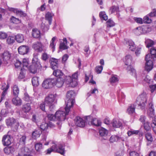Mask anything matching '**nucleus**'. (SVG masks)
I'll return each instance as SVG.
<instances>
[{"label":"nucleus","instance_id":"nucleus-57","mask_svg":"<svg viewBox=\"0 0 156 156\" xmlns=\"http://www.w3.org/2000/svg\"><path fill=\"white\" fill-rule=\"evenodd\" d=\"M49 57V55L45 52L43 53L41 56V58L44 61H46L48 60Z\"/></svg>","mask_w":156,"mask_h":156},{"label":"nucleus","instance_id":"nucleus-36","mask_svg":"<svg viewBox=\"0 0 156 156\" xmlns=\"http://www.w3.org/2000/svg\"><path fill=\"white\" fill-rule=\"evenodd\" d=\"M29 64L28 59L23 58V64H22V67L23 69L26 70L28 69Z\"/></svg>","mask_w":156,"mask_h":156},{"label":"nucleus","instance_id":"nucleus-26","mask_svg":"<svg viewBox=\"0 0 156 156\" xmlns=\"http://www.w3.org/2000/svg\"><path fill=\"white\" fill-rule=\"evenodd\" d=\"M38 65L33 63L28 68L30 72L34 74L37 72Z\"/></svg>","mask_w":156,"mask_h":156},{"label":"nucleus","instance_id":"nucleus-40","mask_svg":"<svg viewBox=\"0 0 156 156\" xmlns=\"http://www.w3.org/2000/svg\"><path fill=\"white\" fill-rule=\"evenodd\" d=\"M99 134L101 136H106L108 133V131L104 128H101L99 131Z\"/></svg>","mask_w":156,"mask_h":156},{"label":"nucleus","instance_id":"nucleus-8","mask_svg":"<svg viewBox=\"0 0 156 156\" xmlns=\"http://www.w3.org/2000/svg\"><path fill=\"white\" fill-rule=\"evenodd\" d=\"M65 82L66 84L68 85V86L72 87H74L77 84V82L76 80H73L71 77L69 76L65 77Z\"/></svg>","mask_w":156,"mask_h":156},{"label":"nucleus","instance_id":"nucleus-9","mask_svg":"<svg viewBox=\"0 0 156 156\" xmlns=\"http://www.w3.org/2000/svg\"><path fill=\"white\" fill-rule=\"evenodd\" d=\"M15 40L18 43L22 42L24 40L23 36L21 34H17L16 36H10V44L15 42Z\"/></svg>","mask_w":156,"mask_h":156},{"label":"nucleus","instance_id":"nucleus-39","mask_svg":"<svg viewBox=\"0 0 156 156\" xmlns=\"http://www.w3.org/2000/svg\"><path fill=\"white\" fill-rule=\"evenodd\" d=\"M30 106L29 103L26 104L23 106V111L25 113L28 112L30 111Z\"/></svg>","mask_w":156,"mask_h":156},{"label":"nucleus","instance_id":"nucleus-62","mask_svg":"<svg viewBox=\"0 0 156 156\" xmlns=\"http://www.w3.org/2000/svg\"><path fill=\"white\" fill-rule=\"evenodd\" d=\"M7 34L5 32L0 31V39H4L7 37Z\"/></svg>","mask_w":156,"mask_h":156},{"label":"nucleus","instance_id":"nucleus-34","mask_svg":"<svg viewBox=\"0 0 156 156\" xmlns=\"http://www.w3.org/2000/svg\"><path fill=\"white\" fill-rule=\"evenodd\" d=\"M32 36L35 38H38L40 37V32L38 30L34 29L32 30Z\"/></svg>","mask_w":156,"mask_h":156},{"label":"nucleus","instance_id":"nucleus-37","mask_svg":"<svg viewBox=\"0 0 156 156\" xmlns=\"http://www.w3.org/2000/svg\"><path fill=\"white\" fill-rule=\"evenodd\" d=\"M121 140L122 141H124V140L122 138L116 136H111L109 139V141L111 143H113L117 141Z\"/></svg>","mask_w":156,"mask_h":156},{"label":"nucleus","instance_id":"nucleus-46","mask_svg":"<svg viewBox=\"0 0 156 156\" xmlns=\"http://www.w3.org/2000/svg\"><path fill=\"white\" fill-rule=\"evenodd\" d=\"M151 126L154 132L156 134V116L155 117L152 121Z\"/></svg>","mask_w":156,"mask_h":156},{"label":"nucleus","instance_id":"nucleus-27","mask_svg":"<svg viewBox=\"0 0 156 156\" xmlns=\"http://www.w3.org/2000/svg\"><path fill=\"white\" fill-rule=\"evenodd\" d=\"M63 40V42L60 44L59 48L60 49L62 50L67 49L68 48V47L67 46V42L66 38H64Z\"/></svg>","mask_w":156,"mask_h":156},{"label":"nucleus","instance_id":"nucleus-11","mask_svg":"<svg viewBox=\"0 0 156 156\" xmlns=\"http://www.w3.org/2000/svg\"><path fill=\"white\" fill-rule=\"evenodd\" d=\"M147 27L145 26L139 27L136 28L133 30V32L137 35H139L147 33Z\"/></svg>","mask_w":156,"mask_h":156},{"label":"nucleus","instance_id":"nucleus-56","mask_svg":"<svg viewBox=\"0 0 156 156\" xmlns=\"http://www.w3.org/2000/svg\"><path fill=\"white\" fill-rule=\"evenodd\" d=\"M107 25L108 27H111L115 26V24L114 22L111 19H109L107 22Z\"/></svg>","mask_w":156,"mask_h":156},{"label":"nucleus","instance_id":"nucleus-1","mask_svg":"<svg viewBox=\"0 0 156 156\" xmlns=\"http://www.w3.org/2000/svg\"><path fill=\"white\" fill-rule=\"evenodd\" d=\"M56 96L52 94H49L45 98V104L46 106H48L49 111L52 112L55 108V104Z\"/></svg>","mask_w":156,"mask_h":156},{"label":"nucleus","instance_id":"nucleus-59","mask_svg":"<svg viewBox=\"0 0 156 156\" xmlns=\"http://www.w3.org/2000/svg\"><path fill=\"white\" fill-rule=\"evenodd\" d=\"M26 136H23L20 139L19 143L20 144L24 145L26 140Z\"/></svg>","mask_w":156,"mask_h":156},{"label":"nucleus","instance_id":"nucleus-22","mask_svg":"<svg viewBox=\"0 0 156 156\" xmlns=\"http://www.w3.org/2000/svg\"><path fill=\"white\" fill-rule=\"evenodd\" d=\"M14 98L12 99V102L14 105L19 106L21 105L22 103V100L17 96Z\"/></svg>","mask_w":156,"mask_h":156},{"label":"nucleus","instance_id":"nucleus-50","mask_svg":"<svg viewBox=\"0 0 156 156\" xmlns=\"http://www.w3.org/2000/svg\"><path fill=\"white\" fill-rule=\"evenodd\" d=\"M35 147L37 151H40L42 148V144L41 143H37L35 144Z\"/></svg>","mask_w":156,"mask_h":156},{"label":"nucleus","instance_id":"nucleus-43","mask_svg":"<svg viewBox=\"0 0 156 156\" xmlns=\"http://www.w3.org/2000/svg\"><path fill=\"white\" fill-rule=\"evenodd\" d=\"M139 133V131L138 130H134L133 129H131L129 131L127 132V134L129 136H130L133 135H136Z\"/></svg>","mask_w":156,"mask_h":156},{"label":"nucleus","instance_id":"nucleus-54","mask_svg":"<svg viewBox=\"0 0 156 156\" xmlns=\"http://www.w3.org/2000/svg\"><path fill=\"white\" fill-rule=\"evenodd\" d=\"M99 16L101 18H103L104 20L108 19V16L105 12H101L99 13Z\"/></svg>","mask_w":156,"mask_h":156},{"label":"nucleus","instance_id":"nucleus-64","mask_svg":"<svg viewBox=\"0 0 156 156\" xmlns=\"http://www.w3.org/2000/svg\"><path fill=\"white\" fill-rule=\"evenodd\" d=\"M78 76V72H77L74 73L71 77L73 80H76V82H77V80Z\"/></svg>","mask_w":156,"mask_h":156},{"label":"nucleus","instance_id":"nucleus-16","mask_svg":"<svg viewBox=\"0 0 156 156\" xmlns=\"http://www.w3.org/2000/svg\"><path fill=\"white\" fill-rule=\"evenodd\" d=\"M10 12L16 13L17 15H19L21 17H25L27 16L26 13L21 10H18L17 9L10 8Z\"/></svg>","mask_w":156,"mask_h":156},{"label":"nucleus","instance_id":"nucleus-35","mask_svg":"<svg viewBox=\"0 0 156 156\" xmlns=\"http://www.w3.org/2000/svg\"><path fill=\"white\" fill-rule=\"evenodd\" d=\"M112 124L113 126L115 128L119 127L122 125L121 122L118 120H116L115 119L113 120Z\"/></svg>","mask_w":156,"mask_h":156},{"label":"nucleus","instance_id":"nucleus-2","mask_svg":"<svg viewBox=\"0 0 156 156\" xmlns=\"http://www.w3.org/2000/svg\"><path fill=\"white\" fill-rule=\"evenodd\" d=\"M147 94L144 92L140 94L137 98L136 103L140 108L144 109L145 108L147 103Z\"/></svg>","mask_w":156,"mask_h":156},{"label":"nucleus","instance_id":"nucleus-19","mask_svg":"<svg viewBox=\"0 0 156 156\" xmlns=\"http://www.w3.org/2000/svg\"><path fill=\"white\" fill-rule=\"evenodd\" d=\"M54 79L56 80L55 83V85H56L57 87L59 88L61 87L64 82L65 78H55Z\"/></svg>","mask_w":156,"mask_h":156},{"label":"nucleus","instance_id":"nucleus-28","mask_svg":"<svg viewBox=\"0 0 156 156\" xmlns=\"http://www.w3.org/2000/svg\"><path fill=\"white\" fill-rule=\"evenodd\" d=\"M136 106L133 104H131L128 107L127 112L129 114H131L135 112Z\"/></svg>","mask_w":156,"mask_h":156},{"label":"nucleus","instance_id":"nucleus-20","mask_svg":"<svg viewBox=\"0 0 156 156\" xmlns=\"http://www.w3.org/2000/svg\"><path fill=\"white\" fill-rule=\"evenodd\" d=\"M126 45L130 50L134 51L135 50L136 46L134 42L132 40L126 41Z\"/></svg>","mask_w":156,"mask_h":156},{"label":"nucleus","instance_id":"nucleus-23","mask_svg":"<svg viewBox=\"0 0 156 156\" xmlns=\"http://www.w3.org/2000/svg\"><path fill=\"white\" fill-rule=\"evenodd\" d=\"M58 61V59L54 58H51L50 59V62L52 69H55L57 68Z\"/></svg>","mask_w":156,"mask_h":156},{"label":"nucleus","instance_id":"nucleus-25","mask_svg":"<svg viewBox=\"0 0 156 156\" xmlns=\"http://www.w3.org/2000/svg\"><path fill=\"white\" fill-rule=\"evenodd\" d=\"M53 74L57 78H65V75L61 71L59 70H55L53 72Z\"/></svg>","mask_w":156,"mask_h":156},{"label":"nucleus","instance_id":"nucleus-38","mask_svg":"<svg viewBox=\"0 0 156 156\" xmlns=\"http://www.w3.org/2000/svg\"><path fill=\"white\" fill-rule=\"evenodd\" d=\"M53 16V15L52 14L49 12H47L45 15V19L48 21L50 25L51 24Z\"/></svg>","mask_w":156,"mask_h":156},{"label":"nucleus","instance_id":"nucleus-53","mask_svg":"<svg viewBox=\"0 0 156 156\" xmlns=\"http://www.w3.org/2000/svg\"><path fill=\"white\" fill-rule=\"evenodd\" d=\"M40 108L43 111L46 112L48 106H46V104H45V102L41 103L40 105Z\"/></svg>","mask_w":156,"mask_h":156},{"label":"nucleus","instance_id":"nucleus-49","mask_svg":"<svg viewBox=\"0 0 156 156\" xmlns=\"http://www.w3.org/2000/svg\"><path fill=\"white\" fill-rule=\"evenodd\" d=\"M13 95L15 96H17L19 93V90L18 87L16 85L14 86L13 88Z\"/></svg>","mask_w":156,"mask_h":156},{"label":"nucleus","instance_id":"nucleus-32","mask_svg":"<svg viewBox=\"0 0 156 156\" xmlns=\"http://www.w3.org/2000/svg\"><path fill=\"white\" fill-rule=\"evenodd\" d=\"M13 120V122L11 125V128L14 131L17 130L19 124L18 123L16 122L15 119H12V121Z\"/></svg>","mask_w":156,"mask_h":156},{"label":"nucleus","instance_id":"nucleus-60","mask_svg":"<svg viewBox=\"0 0 156 156\" xmlns=\"http://www.w3.org/2000/svg\"><path fill=\"white\" fill-rule=\"evenodd\" d=\"M144 129L146 131H148L151 129V127L149 125V123L148 122H146L144 123Z\"/></svg>","mask_w":156,"mask_h":156},{"label":"nucleus","instance_id":"nucleus-47","mask_svg":"<svg viewBox=\"0 0 156 156\" xmlns=\"http://www.w3.org/2000/svg\"><path fill=\"white\" fill-rule=\"evenodd\" d=\"M119 8L118 7L113 6L110 8L109 11L111 13H113L117 12Z\"/></svg>","mask_w":156,"mask_h":156},{"label":"nucleus","instance_id":"nucleus-30","mask_svg":"<svg viewBox=\"0 0 156 156\" xmlns=\"http://www.w3.org/2000/svg\"><path fill=\"white\" fill-rule=\"evenodd\" d=\"M109 80L111 83L113 84L117 83L119 80V79L118 76L114 75L112 76Z\"/></svg>","mask_w":156,"mask_h":156},{"label":"nucleus","instance_id":"nucleus-45","mask_svg":"<svg viewBox=\"0 0 156 156\" xmlns=\"http://www.w3.org/2000/svg\"><path fill=\"white\" fill-rule=\"evenodd\" d=\"M145 43L147 47L149 48L153 45L154 43L153 41L150 39H147L146 40Z\"/></svg>","mask_w":156,"mask_h":156},{"label":"nucleus","instance_id":"nucleus-18","mask_svg":"<svg viewBox=\"0 0 156 156\" xmlns=\"http://www.w3.org/2000/svg\"><path fill=\"white\" fill-rule=\"evenodd\" d=\"M2 143L4 146L9 147L10 145V135H4L2 140Z\"/></svg>","mask_w":156,"mask_h":156},{"label":"nucleus","instance_id":"nucleus-14","mask_svg":"<svg viewBox=\"0 0 156 156\" xmlns=\"http://www.w3.org/2000/svg\"><path fill=\"white\" fill-rule=\"evenodd\" d=\"M33 48L37 51L41 52L43 51L44 46L40 42H37L33 44Z\"/></svg>","mask_w":156,"mask_h":156},{"label":"nucleus","instance_id":"nucleus-55","mask_svg":"<svg viewBox=\"0 0 156 156\" xmlns=\"http://www.w3.org/2000/svg\"><path fill=\"white\" fill-rule=\"evenodd\" d=\"M11 20L12 22L14 23L18 24L21 22V21L19 19L16 18L13 16H12Z\"/></svg>","mask_w":156,"mask_h":156},{"label":"nucleus","instance_id":"nucleus-12","mask_svg":"<svg viewBox=\"0 0 156 156\" xmlns=\"http://www.w3.org/2000/svg\"><path fill=\"white\" fill-rule=\"evenodd\" d=\"M74 102V99H66L65 102L66 106L65 108V112H66V114H68L70 109L73 105Z\"/></svg>","mask_w":156,"mask_h":156},{"label":"nucleus","instance_id":"nucleus-41","mask_svg":"<svg viewBox=\"0 0 156 156\" xmlns=\"http://www.w3.org/2000/svg\"><path fill=\"white\" fill-rule=\"evenodd\" d=\"M56 38V37H53L51 41L50 44V48L52 49V51L53 52L55 49V44L54 43V41L55 40Z\"/></svg>","mask_w":156,"mask_h":156},{"label":"nucleus","instance_id":"nucleus-4","mask_svg":"<svg viewBox=\"0 0 156 156\" xmlns=\"http://www.w3.org/2000/svg\"><path fill=\"white\" fill-rule=\"evenodd\" d=\"M53 151L59 153L62 155H64L65 151L64 148L62 145L57 146L55 144L52 145L51 148L48 149L47 154H50Z\"/></svg>","mask_w":156,"mask_h":156},{"label":"nucleus","instance_id":"nucleus-42","mask_svg":"<svg viewBox=\"0 0 156 156\" xmlns=\"http://www.w3.org/2000/svg\"><path fill=\"white\" fill-rule=\"evenodd\" d=\"M38 77H34L32 79V82L33 86L37 87L39 85L38 80Z\"/></svg>","mask_w":156,"mask_h":156},{"label":"nucleus","instance_id":"nucleus-17","mask_svg":"<svg viewBox=\"0 0 156 156\" xmlns=\"http://www.w3.org/2000/svg\"><path fill=\"white\" fill-rule=\"evenodd\" d=\"M2 57L5 64H7L10 62V53L9 51H5L2 54Z\"/></svg>","mask_w":156,"mask_h":156},{"label":"nucleus","instance_id":"nucleus-31","mask_svg":"<svg viewBox=\"0 0 156 156\" xmlns=\"http://www.w3.org/2000/svg\"><path fill=\"white\" fill-rule=\"evenodd\" d=\"M42 132L39 129L35 130L32 133V137L34 139L39 137Z\"/></svg>","mask_w":156,"mask_h":156},{"label":"nucleus","instance_id":"nucleus-7","mask_svg":"<svg viewBox=\"0 0 156 156\" xmlns=\"http://www.w3.org/2000/svg\"><path fill=\"white\" fill-rule=\"evenodd\" d=\"M86 122L89 123H90L91 124L96 126H99L101 125V121L96 118L93 119L89 116H87L86 117Z\"/></svg>","mask_w":156,"mask_h":156},{"label":"nucleus","instance_id":"nucleus-52","mask_svg":"<svg viewBox=\"0 0 156 156\" xmlns=\"http://www.w3.org/2000/svg\"><path fill=\"white\" fill-rule=\"evenodd\" d=\"M47 117L48 120L51 121H55L57 120L55 114L53 115L51 114H48Z\"/></svg>","mask_w":156,"mask_h":156},{"label":"nucleus","instance_id":"nucleus-6","mask_svg":"<svg viewBox=\"0 0 156 156\" xmlns=\"http://www.w3.org/2000/svg\"><path fill=\"white\" fill-rule=\"evenodd\" d=\"M54 78H48L44 80L42 84L43 87L45 89H49L55 86V83L56 81Z\"/></svg>","mask_w":156,"mask_h":156},{"label":"nucleus","instance_id":"nucleus-58","mask_svg":"<svg viewBox=\"0 0 156 156\" xmlns=\"http://www.w3.org/2000/svg\"><path fill=\"white\" fill-rule=\"evenodd\" d=\"M9 112L6 109H2L1 112V115L3 117H6L9 114Z\"/></svg>","mask_w":156,"mask_h":156},{"label":"nucleus","instance_id":"nucleus-29","mask_svg":"<svg viewBox=\"0 0 156 156\" xmlns=\"http://www.w3.org/2000/svg\"><path fill=\"white\" fill-rule=\"evenodd\" d=\"M148 55H151V58H152L154 62H156V49L154 48H152L150 50V54Z\"/></svg>","mask_w":156,"mask_h":156},{"label":"nucleus","instance_id":"nucleus-5","mask_svg":"<svg viewBox=\"0 0 156 156\" xmlns=\"http://www.w3.org/2000/svg\"><path fill=\"white\" fill-rule=\"evenodd\" d=\"M145 59L146 61L145 68L148 71L151 70L153 68V62L154 61L152 58H151L150 55H147L145 57Z\"/></svg>","mask_w":156,"mask_h":156},{"label":"nucleus","instance_id":"nucleus-13","mask_svg":"<svg viewBox=\"0 0 156 156\" xmlns=\"http://www.w3.org/2000/svg\"><path fill=\"white\" fill-rule=\"evenodd\" d=\"M75 124L76 125L81 128L83 127L85 125L86 120H84L82 118L80 117H77L75 119Z\"/></svg>","mask_w":156,"mask_h":156},{"label":"nucleus","instance_id":"nucleus-61","mask_svg":"<svg viewBox=\"0 0 156 156\" xmlns=\"http://www.w3.org/2000/svg\"><path fill=\"white\" fill-rule=\"evenodd\" d=\"M102 69L103 66H97L95 68V71L98 74L101 73Z\"/></svg>","mask_w":156,"mask_h":156},{"label":"nucleus","instance_id":"nucleus-44","mask_svg":"<svg viewBox=\"0 0 156 156\" xmlns=\"http://www.w3.org/2000/svg\"><path fill=\"white\" fill-rule=\"evenodd\" d=\"M14 65L16 68H19L20 70L21 68H23L21 62L19 60L16 59V61H14Z\"/></svg>","mask_w":156,"mask_h":156},{"label":"nucleus","instance_id":"nucleus-33","mask_svg":"<svg viewBox=\"0 0 156 156\" xmlns=\"http://www.w3.org/2000/svg\"><path fill=\"white\" fill-rule=\"evenodd\" d=\"M75 93L73 90L68 91L66 94V99H74Z\"/></svg>","mask_w":156,"mask_h":156},{"label":"nucleus","instance_id":"nucleus-21","mask_svg":"<svg viewBox=\"0 0 156 156\" xmlns=\"http://www.w3.org/2000/svg\"><path fill=\"white\" fill-rule=\"evenodd\" d=\"M9 87V85L8 84L6 86V87L5 88L3 86L2 87V89L3 90V91L2 93L1 94V99L0 100V102H1L2 101L4 100L6 98V95H7V90Z\"/></svg>","mask_w":156,"mask_h":156},{"label":"nucleus","instance_id":"nucleus-24","mask_svg":"<svg viewBox=\"0 0 156 156\" xmlns=\"http://www.w3.org/2000/svg\"><path fill=\"white\" fill-rule=\"evenodd\" d=\"M149 108L147 111L148 115L151 117H153L154 116V109L153 107V104L151 102L149 104Z\"/></svg>","mask_w":156,"mask_h":156},{"label":"nucleus","instance_id":"nucleus-63","mask_svg":"<svg viewBox=\"0 0 156 156\" xmlns=\"http://www.w3.org/2000/svg\"><path fill=\"white\" fill-rule=\"evenodd\" d=\"M144 23H149L151 22L152 20L151 19H149L148 16H146L144 18Z\"/></svg>","mask_w":156,"mask_h":156},{"label":"nucleus","instance_id":"nucleus-15","mask_svg":"<svg viewBox=\"0 0 156 156\" xmlns=\"http://www.w3.org/2000/svg\"><path fill=\"white\" fill-rule=\"evenodd\" d=\"M29 50L28 46L27 45H22L20 46L18 50L19 53L22 55H24L27 54Z\"/></svg>","mask_w":156,"mask_h":156},{"label":"nucleus","instance_id":"nucleus-3","mask_svg":"<svg viewBox=\"0 0 156 156\" xmlns=\"http://www.w3.org/2000/svg\"><path fill=\"white\" fill-rule=\"evenodd\" d=\"M132 62V57L130 55H126L125 57V63L126 65L128 66L127 68V70L131 75L136 76V71L131 65Z\"/></svg>","mask_w":156,"mask_h":156},{"label":"nucleus","instance_id":"nucleus-48","mask_svg":"<svg viewBox=\"0 0 156 156\" xmlns=\"http://www.w3.org/2000/svg\"><path fill=\"white\" fill-rule=\"evenodd\" d=\"M48 127V124L45 122H42L41 123L40 126V129L43 130H44L47 129Z\"/></svg>","mask_w":156,"mask_h":156},{"label":"nucleus","instance_id":"nucleus-51","mask_svg":"<svg viewBox=\"0 0 156 156\" xmlns=\"http://www.w3.org/2000/svg\"><path fill=\"white\" fill-rule=\"evenodd\" d=\"M145 137L148 141L152 142L153 140V138L152 135L149 133H147L146 134Z\"/></svg>","mask_w":156,"mask_h":156},{"label":"nucleus","instance_id":"nucleus-10","mask_svg":"<svg viewBox=\"0 0 156 156\" xmlns=\"http://www.w3.org/2000/svg\"><path fill=\"white\" fill-rule=\"evenodd\" d=\"M66 112H65L63 111L59 110L55 113L57 120L62 121L64 120L66 118V116L68 114H66Z\"/></svg>","mask_w":156,"mask_h":156}]
</instances>
